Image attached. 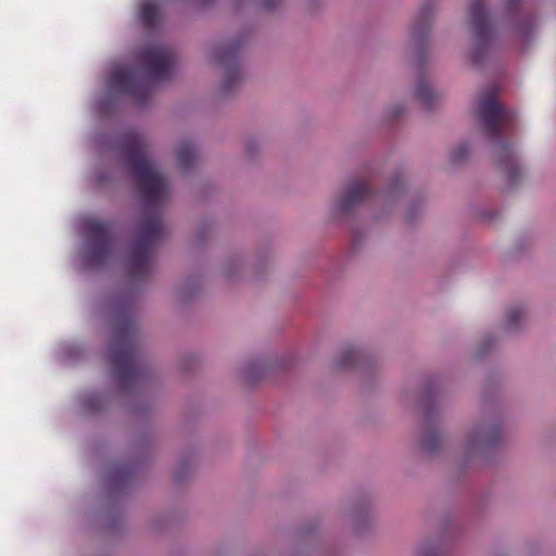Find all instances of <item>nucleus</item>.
Returning <instances> with one entry per match:
<instances>
[{
	"label": "nucleus",
	"instance_id": "nucleus-1",
	"mask_svg": "<svg viewBox=\"0 0 556 556\" xmlns=\"http://www.w3.org/2000/svg\"><path fill=\"white\" fill-rule=\"evenodd\" d=\"M121 151L149 206L127 261L129 276L140 280L150 274L154 247L163 233L162 219L155 208L165 202L168 185L148 157V147L140 135L135 131L125 134L121 140Z\"/></svg>",
	"mask_w": 556,
	"mask_h": 556
},
{
	"label": "nucleus",
	"instance_id": "nucleus-2",
	"mask_svg": "<svg viewBox=\"0 0 556 556\" xmlns=\"http://www.w3.org/2000/svg\"><path fill=\"white\" fill-rule=\"evenodd\" d=\"M108 354L114 376L122 388H127L140 376L137 328L129 307L118 311L114 317Z\"/></svg>",
	"mask_w": 556,
	"mask_h": 556
},
{
	"label": "nucleus",
	"instance_id": "nucleus-3",
	"mask_svg": "<svg viewBox=\"0 0 556 556\" xmlns=\"http://www.w3.org/2000/svg\"><path fill=\"white\" fill-rule=\"evenodd\" d=\"M495 90L481 96L478 103V115L485 135L494 140L508 130L515 114L497 102Z\"/></svg>",
	"mask_w": 556,
	"mask_h": 556
},
{
	"label": "nucleus",
	"instance_id": "nucleus-4",
	"mask_svg": "<svg viewBox=\"0 0 556 556\" xmlns=\"http://www.w3.org/2000/svg\"><path fill=\"white\" fill-rule=\"evenodd\" d=\"M110 90L128 94L138 103H144L152 90L151 81L142 78L139 71L132 66H118L110 75Z\"/></svg>",
	"mask_w": 556,
	"mask_h": 556
},
{
	"label": "nucleus",
	"instance_id": "nucleus-5",
	"mask_svg": "<svg viewBox=\"0 0 556 556\" xmlns=\"http://www.w3.org/2000/svg\"><path fill=\"white\" fill-rule=\"evenodd\" d=\"M138 60L144 65L149 78L157 81L169 77L176 58L170 48L157 45L141 49Z\"/></svg>",
	"mask_w": 556,
	"mask_h": 556
},
{
	"label": "nucleus",
	"instance_id": "nucleus-6",
	"mask_svg": "<svg viewBox=\"0 0 556 556\" xmlns=\"http://www.w3.org/2000/svg\"><path fill=\"white\" fill-rule=\"evenodd\" d=\"M84 228L89 238L87 262L90 265L101 264L111 252V223L87 219Z\"/></svg>",
	"mask_w": 556,
	"mask_h": 556
},
{
	"label": "nucleus",
	"instance_id": "nucleus-7",
	"mask_svg": "<svg viewBox=\"0 0 556 556\" xmlns=\"http://www.w3.org/2000/svg\"><path fill=\"white\" fill-rule=\"evenodd\" d=\"M469 24L479 49L486 47L493 36V26L489 20L485 0H470L468 7Z\"/></svg>",
	"mask_w": 556,
	"mask_h": 556
},
{
	"label": "nucleus",
	"instance_id": "nucleus-8",
	"mask_svg": "<svg viewBox=\"0 0 556 556\" xmlns=\"http://www.w3.org/2000/svg\"><path fill=\"white\" fill-rule=\"evenodd\" d=\"M239 43L229 42L216 47L213 51V58L216 62L227 65L223 89L226 93L230 92L239 83L240 74L236 62L238 59Z\"/></svg>",
	"mask_w": 556,
	"mask_h": 556
},
{
	"label": "nucleus",
	"instance_id": "nucleus-9",
	"mask_svg": "<svg viewBox=\"0 0 556 556\" xmlns=\"http://www.w3.org/2000/svg\"><path fill=\"white\" fill-rule=\"evenodd\" d=\"M496 154L506 172L507 181L514 186L520 177V168L516 162L511 146L505 141L498 140L496 143Z\"/></svg>",
	"mask_w": 556,
	"mask_h": 556
},
{
	"label": "nucleus",
	"instance_id": "nucleus-10",
	"mask_svg": "<svg viewBox=\"0 0 556 556\" xmlns=\"http://www.w3.org/2000/svg\"><path fill=\"white\" fill-rule=\"evenodd\" d=\"M369 187L363 181L353 182L338 202L341 212H348L370 195Z\"/></svg>",
	"mask_w": 556,
	"mask_h": 556
},
{
	"label": "nucleus",
	"instance_id": "nucleus-11",
	"mask_svg": "<svg viewBox=\"0 0 556 556\" xmlns=\"http://www.w3.org/2000/svg\"><path fill=\"white\" fill-rule=\"evenodd\" d=\"M197 157L194 147L189 142L181 143L177 149V161L184 170H187L194 163Z\"/></svg>",
	"mask_w": 556,
	"mask_h": 556
},
{
	"label": "nucleus",
	"instance_id": "nucleus-12",
	"mask_svg": "<svg viewBox=\"0 0 556 556\" xmlns=\"http://www.w3.org/2000/svg\"><path fill=\"white\" fill-rule=\"evenodd\" d=\"M497 438V429L495 428H478L476 429L469 439L470 446H477L480 444H491Z\"/></svg>",
	"mask_w": 556,
	"mask_h": 556
},
{
	"label": "nucleus",
	"instance_id": "nucleus-13",
	"mask_svg": "<svg viewBox=\"0 0 556 556\" xmlns=\"http://www.w3.org/2000/svg\"><path fill=\"white\" fill-rule=\"evenodd\" d=\"M140 16L143 24L147 27L152 28L159 21V10L153 3H143L141 7Z\"/></svg>",
	"mask_w": 556,
	"mask_h": 556
},
{
	"label": "nucleus",
	"instance_id": "nucleus-14",
	"mask_svg": "<svg viewBox=\"0 0 556 556\" xmlns=\"http://www.w3.org/2000/svg\"><path fill=\"white\" fill-rule=\"evenodd\" d=\"M415 96L425 106H431L437 98L435 93L424 80L418 81L416 85Z\"/></svg>",
	"mask_w": 556,
	"mask_h": 556
},
{
	"label": "nucleus",
	"instance_id": "nucleus-15",
	"mask_svg": "<svg viewBox=\"0 0 556 556\" xmlns=\"http://www.w3.org/2000/svg\"><path fill=\"white\" fill-rule=\"evenodd\" d=\"M361 353L354 348H346L342 351L340 358L337 362L339 368H348L355 365L359 359Z\"/></svg>",
	"mask_w": 556,
	"mask_h": 556
},
{
	"label": "nucleus",
	"instance_id": "nucleus-16",
	"mask_svg": "<svg viewBox=\"0 0 556 556\" xmlns=\"http://www.w3.org/2000/svg\"><path fill=\"white\" fill-rule=\"evenodd\" d=\"M430 30V12L422 10L418 22L414 25L412 33L414 37H424Z\"/></svg>",
	"mask_w": 556,
	"mask_h": 556
},
{
	"label": "nucleus",
	"instance_id": "nucleus-17",
	"mask_svg": "<svg viewBox=\"0 0 556 556\" xmlns=\"http://www.w3.org/2000/svg\"><path fill=\"white\" fill-rule=\"evenodd\" d=\"M420 444L422 448L429 453L437 451L440 445L439 433L435 430H427L421 439Z\"/></svg>",
	"mask_w": 556,
	"mask_h": 556
},
{
	"label": "nucleus",
	"instance_id": "nucleus-18",
	"mask_svg": "<svg viewBox=\"0 0 556 556\" xmlns=\"http://www.w3.org/2000/svg\"><path fill=\"white\" fill-rule=\"evenodd\" d=\"M522 317H523V309L521 307H511L507 312L506 328L509 330L516 328Z\"/></svg>",
	"mask_w": 556,
	"mask_h": 556
},
{
	"label": "nucleus",
	"instance_id": "nucleus-19",
	"mask_svg": "<svg viewBox=\"0 0 556 556\" xmlns=\"http://www.w3.org/2000/svg\"><path fill=\"white\" fill-rule=\"evenodd\" d=\"M469 152V148L467 143H463L458 146L452 153L451 159L453 162L462 161Z\"/></svg>",
	"mask_w": 556,
	"mask_h": 556
},
{
	"label": "nucleus",
	"instance_id": "nucleus-20",
	"mask_svg": "<svg viewBox=\"0 0 556 556\" xmlns=\"http://www.w3.org/2000/svg\"><path fill=\"white\" fill-rule=\"evenodd\" d=\"M260 1H261V5L266 10L275 9L278 5V3L280 2V0H260Z\"/></svg>",
	"mask_w": 556,
	"mask_h": 556
},
{
	"label": "nucleus",
	"instance_id": "nucleus-21",
	"mask_svg": "<svg viewBox=\"0 0 556 556\" xmlns=\"http://www.w3.org/2000/svg\"><path fill=\"white\" fill-rule=\"evenodd\" d=\"M519 0H505V9L510 12L518 7Z\"/></svg>",
	"mask_w": 556,
	"mask_h": 556
},
{
	"label": "nucleus",
	"instance_id": "nucleus-22",
	"mask_svg": "<svg viewBox=\"0 0 556 556\" xmlns=\"http://www.w3.org/2000/svg\"><path fill=\"white\" fill-rule=\"evenodd\" d=\"M429 420H430V416H429V415H427V416H426V421H427V422H429Z\"/></svg>",
	"mask_w": 556,
	"mask_h": 556
},
{
	"label": "nucleus",
	"instance_id": "nucleus-23",
	"mask_svg": "<svg viewBox=\"0 0 556 556\" xmlns=\"http://www.w3.org/2000/svg\"><path fill=\"white\" fill-rule=\"evenodd\" d=\"M425 556H433L432 554H426Z\"/></svg>",
	"mask_w": 556,
	"mask_h": 556
}]
</instances>
